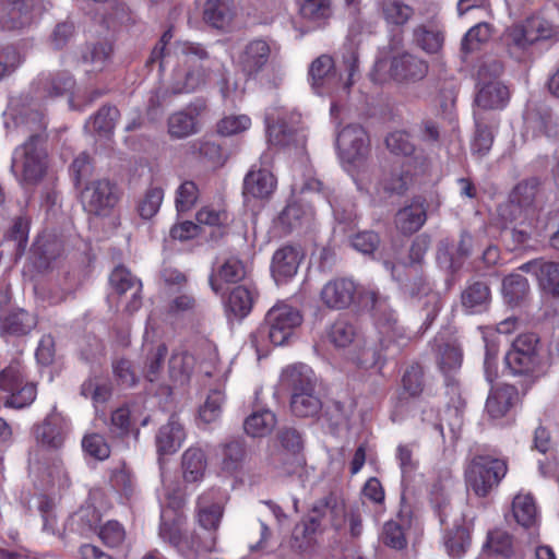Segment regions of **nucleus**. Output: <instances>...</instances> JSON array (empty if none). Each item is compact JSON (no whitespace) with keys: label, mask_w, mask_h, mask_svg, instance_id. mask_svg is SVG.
<instances>
[{"label":"nucleus","mask_w":559,"mask_h":559,"mask_svg":"<svg viewBox=\"0 0 559 559\" xmlns=\"http://www.w3.org/2000/svg\"><path fill=\"white\" fill-rule=\"evenodd\" d=\"M73 86L67 73L40 74L32 85L36 103L24 107L20 99H11L4 112V124L9 132H29V139L15 148L11 170L24 189L37 185L46 174L47 155L40 144L39 132L46 128L43 115L36 109L37 103L47 97L61 95Z\"/></svg>","instance_id":"f257e3e1"},{"label":"nucleus","mask_w":559,"mask_h":559,"mask_svg":"<svg viewBox=\"0 0 559 559\" xmlns=\"http://www.w3.org/2000/svg\"><path fill=\"white\" fill-rule=\"evenodd\" d=\"M169 33H165L151 55V62L158 61L160 70L173 69L169 87L174 94L191 93L205 86L209 72L202 64L207 52L200 46L189 41H177L167 47Z\"/></svg>","instance_id":"f03ea898"},{"label":"nucleus","mask_w":559,"mask_h":559,"mask_svg":"<svg viewBox=\"0 0 559 559\" xmlns=\"http://www.w3.org/2000/svg\"><path fill=\"white\" fill-rule=\"evenodd\" d=\"M160 506L159 535L163 539L175 545L186 559H197L194 552L199 550L212 551L215 547V537L201 544L193 537L189 540L180 531L179 509L183 504V496L179 491H173L163 477V487L157 493Z\"/></svg>","instance_id":"7ed1b4c3"},{"label":"nucleus","mask_w":559,"mask_h":559,"mask_svg":"<svg viewBox=\"0 0 559 559\" xmlns=\"http://www.w3.org/2000/svg\"><path fill=\"white\" fill-rule=\"evenodd\" d=\"M365 298L371 302L372 319L374 325V342L379 352L397 353L401 347L409 341V334L403 328L392 310L385 297L374 292H368ZM382 358L380 353L376 354L373 364Z\"/></svg>","instance_id":"20e7f679"},{"label":"nucleus","mask_w":559,"mask_h":559,"mask_svg":"<svg viewBox=\"0 0 559 559\" xmlns=\"http://www.w3.org/2000/svg\"><path fill=\"white\" fill-rule=\"evenodd\" d=\"M336 148L342 164L350 174L359 190L369 192V188L358 177V171L365 170L370 143L366 130L359 124H348L337 132Z\"/></svg>","instance_id":"39448f33"},{"label":"nucleus","mask_w":559,"mask_h":559,"mask_svg":"<svg viewBox=\"0 0 559 559\" xmlns=\"http://www.w3.org/2000/svg\"><path fill=\"white\" fill-rule=\"evenodd\" d=\"M347 76L343 79L334 69L333 59L322 55L313 60L309 68L311 85L318 95H331L338 100L346 98L357 72V57L353 53L347 61Z\"/></svg>","instance_id":"423d86ee"},{"label":"nucleus","mask_w":559,"mask_h":559,"mask_svg":"<svg viewBox=\"0 0 559 559\" xmlns=\"http://www.w3.org/2000/svg\"><path fill=\"white\" fill-rule=\"evenodd\" d=\"M504 361L513 374H539L548 366L546 352L533 333L519 335L506 354Z\"/></svg>","instance_id":"0eeeda50"},{"label":"nucleus","mask_w":559,"mask_h":559,"mask_svg":"<svg viewBox=\"0 0 559 559\" xmlns=\"http://www.w3.org/2000/svg\"><path fill=\"white\" fill-rule=\"evenodd\" d=\"M504 461L491 456H475L465 469V481L468 490L477 497H486L496 488L507 474Z\"/></svg>","instance_id":"6e6552de"},{"label":"nucleus","mask_w":559,"mask_h":559,"mask_svg":"<svg viewBox=\"0 0 559 559\" xmlns=\"http://www.w3.org/2000/svg\"><path fill=\"white\" fill-rule=\"evenodd\" d=\"M107 300L111 308L132 314L141 308L142 283L123 266L116 267L109 277Z\"/></svg>","instance_id":"1a4fd4ad"},{"label":"nucleus","mask_w":559,"mask_h":559,"mask_svg":"<svg viewBox=\"0 0 559 559\" xmlns=\"http://www.w3.org/2000/svg\"><path fill=\"white\" fill-rule=\"evenodd\" d=\"M432 503L437 509L441 524H445L450 520L452 522L453 527L449 528L444 535V546L448 554L453 558L461 557L471 544L469 525L461 513L454 512L449 507L445 497L439 498L438 495L433 493Z\"/></svg>","instance_id":"9d476101"},{"label":"nucleus","mask_w":559,"mask_h":559,"mask_svg":"<svg viewBox=\"0 0 559 559\" xmlns=\"http://www.w3.org/2000/svg\"><path fill=\"white\" fill-rule=\"evenodd\" d=\"M503 67L497 60L484 63L478 71L479 90L476 105L483 109H501L509 99V91L499 80Z\"/></svg>","instance_id":"9b49d317"},{"label":"nucleus","mask_w":559,"mask_h":559,"mask_svg":"<svg viewBox=\"0 0 559 559\" xmlns=\"http://www.w3.org/2000/svg\"><path fill=\"white\" fill-rule=\"evenodd\" d=\"M0 390L7 394L4 405L12 408L29 406L36 397V386L26 380L20 361H13L0 372Z\"/></svg>","instance_id":"f8f14e48"},{"label":"nucleus","mask_w":559,"mask_h":559,"mask_svg":"<svg viewBox=\"0 0 559 559\" xmlns=\"http://www.w3.org/2000/svg\"><path fill=\"white\" fill-rule=\"evenodd\" d=\"M300 115L285 107H271L265 112L267 141L275 146H288L296 142Z\"/></svg>","instance_id":"ddd939ff"},{"label":"nucleus","mask_w":559,"mask_h":559,"mask_svg":"<svg viewBox=\"0 0 559 559\" xmlns=\"http://www.w3.org/2000/svg\"><path fill=\"white\" fill-rule=\"evenodd\" d=\"M301 322L302 316L298 309L284 301L275 304L265 317L271 343L276 346L285 344Z\"/></svg>","instance_id":"4468645a"},{"label":"nucleus","mask_w":559,"mask_h":559,"mask_svg":"<svg viewBox=\"0 0 559 559\" xmlns=\"http://www.w3.org/2000/svg\"><path fill=\"white\" fill-rule=\"evenodd\" d=\"M271 157L263 154L260 159V166L253 165L243 179V195L246 200H267L274 193L277 187V179L271 171Z\"/></svg>","instance_id":"2eb2a0df"},{"label":"nucleus","mask_w":559,"mask_h":559,"mask_svg":"<svg viewBox=\"0 0 559 559\" xmlns=\"http://www.w3.org/2000/svg\"><path fill=\"white\" fill-rule=\"evenodd\" d=\"M70 430L69 419L53 408L41 424L34 427V436L38 447L56 450L63 445Z\"/></svg>","instance_id":"dca6fc26"},{"label":"nucleus","mask_w":559,"mask_h":559,"mask_svg":"<svg viewBox=\"0 0 559 559\" xmlns=\"http://www.w3.org/2000/svg\"><path fill=\"white\" fill-rule=\"evenodd\" d=\"M86 212L106 215L117 203L118 195L110 181L98 179L91 181L81 193Z\"/></svg>","instance_id":"f3484780"},{"label":"nucleus","mask_w":559,"mask_h":559,"mask_svg":"<svg viewBox=\"0 0 559 559\" xmlns=\"http://www.w3.org/2000/svg\"><path fill=\"white\" fill-rule=\"evenodd\" d=\"M332 14L330 0H301L293 26L300 35L325 25Z\"/></svg>","instance_id":"a211bd4d"},{"label":"nucleus","mask_w":559,"mask_h":559,"mask_svg":"<svg viewBox=\"0 0 559 559\" xmlns=\"http://www.w3.org/2000/svg\"><path fill=\"white\" fill-rule=\"evenodd\" d=\"M271 53L270 45L263 39L247 43L235 58L236 64L245 75L259 73L267 63Z\"/></svg>","instance_id":"6ab92c4d"},{"label":"nucleus","mask_w":559,"mask_h":559,"mask_svg":"<svg viewBox=\"0 0 559 559\" xmlns=\"http://www.w3.org/2000/svg\"><path fill=\"white\" fill-rule=\"evenodd\" d=\"M356 293V284L350 278H333L322 287L321 300L331 309H345L352 305Z\"/></svg>","instance_id":"aec40b11"},{"label":"nucleus","mask_w":559,"mask_h":559,"mask_svg":"<svg viewBox=\"0 0 559 559\" xmlns=\"http://www.w3.org/2000/svg\"><path fill=\"white\" fill-rule=\"evenodd\" d=\"M520 270L534 274L545 294L559 297V262L536 259L523 263Z\"/></svg>","instance_id":"412c9836"},{"label":"nucleus","mask_w":559,"mask_h":559,"mask_svg":"<svg viewBox=\"0 0 559 559\" xmlns=\"http://www.w3.org/2000/svg\"><path fill=\"white\" fill-rule=\"evenodd\" d=\"M304 253L299 247L284 246L273 254L271 272L275 282L282 283L294 277L298 271Z\"/></svg>","instance_id":"4be33fe9"},{"label":"nucleus","mask_w":559,"mask_h":559,"mask_svg":"<svg viewBox=\"0 0 559 559\" xmlns=\"http://www.w3.org/2000/svg\"><path fill=\"white\" fill-rule=\"evenodd\" d=\"M318 378L314 371L305 364H293L285 367L280 377V385L292 393L317 388Z\"/></svg>","instance_id":"5701e85b"},{"label":"nucleus","mask_w":559,"mask_h":559,"mask_svg":"<svg viewBox=\"0 0 559 559\" xmlns=\"http://www.w3.org/2000/svg\"><path fill=\"white\" fill-rule=\"evenodd\" d=\"M206 109L203 100L191 103L186 110L173 114L168 119V131L174 138H186L198 131L197 117Z\"/></svg>","instance_id":"b1692460"},{"label":"nucleus","mask_w":559,"mask_h":559,"mask_svg":"<svg viewBox=\"0 0 559 559\" xmlns=\"http://www.w3.org/2000/svg\"><path fill=\"white\" fill-rule=\"evenodd\" d=\"M197 357L186 349L173 352L168 361V377L174 386L188 384L195 372Z\"/></svg>","instance_id":"393cba45"},{"label":"nucleus","mask_w":559,"mask_h":559,"mask_svg":"<svg viewBox=\"0 0 559 559\" xmlns=\"http://www.w3.org/2000/svg\"><path fill=\"white\" fill-rule=\"evenodd\" d=\"M518 401V391L513 385L498 384L491 386L486 401L487 414L492 419H500L508 414Z\"/></svg>","instance_id":"a878e982"},{"label":"nucleus","mask_w":559,"mask_h":559,"mask_svg":"<svg viewBox=\"0 0 559 559\" xmlns=\"http://www.w3.org/2000/svg\"><path fill=\"white\" fill-rule=\"evenodd\" d=\"M512 516L515 522L535 532L539 523V511L534 497L530 492L520 491L512 500Z\"/></svg>","instance_id":"bb28decb"},{"label":"nucleus","mask_w":559,"mask_h":559,"mask_svg":"<svg viewBox=\"0 0 559 559\" xmlns=\"http://www.w3.org/2000/svg\"><path fill=\"white\" fill-rule=\"evenodd\" d=\"M321 533L319 518L317 515L309 516L294 527L292 546L301 552L309 551L317 545Z\"/></svg>","instance_id":"cd10ccee"},{"label":"nucleus","mask_w":559,"mask_h":559,"mask_svg":"<svg viewBox=\"0 0 559 559\" xmlns=\"http://www.w3.org/2000/svg\"><path fill=\"white\" fill-rule=\"evenodd\" d=\"M36 318L23 309L10 312L2 311L0 313V334L3 336L24 335L29 333L36 326Z\"/></svg>","instance_id":"c85d7f7f"},{"label":"nucleus","mask_w":559,"mask_h":559,"mask_svg":"<svg viewBox=\"0 0 559 559\" xmlns=\"http://www.w3.org/2000/svg\"><path fill=\"white\" fill-rule=\"evenodd\" d=\"M185 438L182 425L173 416L160 427L156 436L158 454L162 456L175 453L182 445Z\"/></svg>","instance_id":"c756f323"},{"label":"nucleus","mask_w":559,"mask_h":559,"mask_svg":"<svg viewBox=\"0 0 559 559\" xmlns=\"http://www.w3.org/2000/svg\"><path fill=\"white\" fill-rule=\"evenodd\" d=\"M207 468L205 453L199 448L187 449L181 459L182 477L187 484H199Z\"/></svg>","instance_id":"7c9ffc66"},{"label":"nucleus","mask_w":559,"mask_h":559,"mask_svg":"<svg viewBox=\"0 0 559 559\" xmlns=\"http://www.w3.org/2000/svg\"><path fill=\"white\" fill-rule=\"evenodd\" d=\"M246 275L242 262L236 257L227 258L210 276V286L215 294L223 289L222 283H235Z\"/></svg>","instance_id":"2f4dec72"},{"label":"nucleus","mask_w":559,"mask_h":559,"mask_svg":"<svg viewBox=\"0 0 559 559\" xmlns=\"http://www.w3.org/2000/svg\"><path fill=\"white\" fill-rule=\"evenodd\" d=\"M426 219L424 203L417 200L397 212L395 223L402 233L413 234L421 228Z\"/></svg>","instance_id":"473e14b6"},{"label":"nucleus","mask_w":559,"mask_h":559,"mask_svg":"<svg viewBox=\"0 0 559 559\" xmlns=\"http://www.w3.org/2000/svg\"><path fill=\"white\" fill-rule=\"evenodd\" d=\"M234 14V8L229 0H207L204 4V21L215 28H227Z\"/></svg>","instance_id":"72a5a7b5"},{"label":"nucleus","mask_w":559,"mask_h":559,"mask_svg":"<svg viewBox=\"0 0 559 559\" xmlns=\"http://www.w3.org/2000/svg\"><path fill=\"white\" fill-rule=\"evenodd\" d=\"M198 522L206 531L217 530L223 516V507L214 501L212 493H204L198 499Z\"/></svg>","instance_id":"f704fd0d"},{"label":"nucleus","mask_w":559,"mask_h":559,"mask_svg":"<svg viewBox=\"0 0 559 559\" xmlns=\"http://www.w3.org/2000/svg\"><path fill=\"white\" fill-rule=\"evenodd\" d=\"M245 456L246 450L243 442L234 440L224 444L219 466L221 473L225 476L237 475L243 466Z\"/></svg>","instance_id":"c9c22d12"},{"label":"nucleus","mask_w":559,"mask_h":559,"mask_svg":"<svg viewBox=\"0 0 559 559\" xmlns=\"http://www.w3.org/2000/svg\"><path fill=\"white\" fill-rule=\"evenodd\" d=\"M428 71L427 64L409 53L394 58V75L396 80H420Z\"/></svg>","instance_id":"e433bc0d"},{"label":"nucleus","mask_w":559,"mask_h":559,"mask_svg":"<svg viewBox=\"0 0 559 559\" xmlns=\"http://www.w3.org/2000/svg\"><path fill=\"white\" fill-rule=\"evenodd\" d=\"M290 408L298 417L316 416L322 408V402L316 388L308 391L292 393Z\"/></svg>","instance_id":"4c0bfd02"},{"label":"nucleus","mask_w":559,"mask_h":559,"mask_svg":"<svg viewBox=\"0 0 559 559\" xmlns=\"http://www.w3.org/2000/svg\"><path fill=\"white\" fill-rule=\"evenodd\" d=\"M313 217L311 207H305L300 203H289L278 215L277 224L285 233L309 224Z\"/></svg>","instance_id":"58836bf2"},{"label":"nucleus","mask_w":559,"mask_h":559,"mask_svg":"<svg viewBox=\"0 0 559 559\" xmlns=\"http://www.w3.org/2000/svg\"><path fill=\"white\" fill-rule=\"evenodd\" d=\"M462 360V350L455 340L438 344V364L447 378L454 374L461 368Z\"/></svg>","instance_id":"ea45409f"},{"label":"nucleus","mask_w":559,"mask_h":559,"mask_svg":"<svg viewBox=\"0 0 559 559\" xmlns=\"http://www.w3.org/2000/svg\"><path fill=\"white\" fill-rule=\"evenodd\" d=\"M143 350L146 356L143 373L147 380L155 381L160 373L167 347L162 342L154 343L145 340Z\"/></svg>","instance_id":"a19ab883"},{"label":"nucleus","mask_w":559,"mask_h":559,"mask_svg":"<svg viewBox=\"0 0 559 559\" xmlns=\"http://www.w3.org/2000/svg\"><path fill=\"white\" fill-rule=\"evenodd\" d=\"M253 305V295L245 286L235 287L225 304L226 311L235 318L242 319L249 314Z\"/></svg>","instance_id":"79ce46f5"},{"label":"nucleus","mask_w":559,"mask_h":559,"mask_svg":"<svg viewBox=\"0 0 559 559\" xmlns=\"http://www.w3.org/2000/svg\"><path fill=\"white\" fill-rule=\"evenodd\" d=\"M276 425L275 415L269 409L252 413L245 420V430L251 437H264L272 432Z\"/></svg>","instance_id":"37998d69"},{"label":"nucleus","mask_w":559,"mask_h":559,"mask_svg":"<svg viewBox=\"0 0 559 559\" xmlns=\"http://www.w3.org/2000/svg\"><path fill=\"white\" fill-rule=\"evenodd\" d=\"M503 43L511 53L524 51L533 45L534 40L526 20L523 23L508 27L503 35Z\"/></svg>","instance_id":"c03bdc74"},{"label":"nucleus","mask_w":559,"mask_h":559,"mask_svg":"<svg viewBox=\"0 0 559 559\" xmlns=\"http://www.w3.org/2000/svg\"><path fill=\"white\" fill-rule=\"evenodd\" d=\"M490 298L489 288L484 283H474L462 293V305L469 313L486 309Z\"/></svg>","instance_id":"a18cd8bd"},{"label":"nucleus","mask_w":559,"mask_h":559,"mask_svg":"<svg viewBox=\"0 0 559 559\" xmlns=\"http://www.w3.org/2000/svg\"><path fill=\"white\" fill-rule=\"evenodd\" d=\"M530 289L527 280L521 274H510L502 282V295L507 304L515 305L522 300Z\"/></svg>","instance_id":"49530a36"},{"label":"nucleus","mask_w":559,"mask_h":559,"mask_svg":"<svg viewBox=\"0 0 559 559\" xmlns=\"http://www.w3.org/2000/svg\"><path fill=\"white\" fill-rule=\"evenodd\" d=\"M119 118V110L116 107H104L96 116L86 122L85 128L99 134H110Z\"/></svg>","instance_id":"de8ad7c7"},{"label":"nucleus","mask_w":559,"mask_h":559,"mask_svg":"<svg viewBox=\"0 0 559 559\" xmlns=\"http://www.w3.org/2000/svg\"><path fill=\"white\" fill-rule=\"evenodd\" d=\"M224 403V392L222 390H212L199 409L200 419L205 424L216 421L222 415Z\"/></svg>","instance_id":"09e8293b"},{"label":"nucleus","mask_w":559,"mask_h":559,"mask_svg":"<svg viewBox=\"0 0 559 559\" xmlns=\"http://www.w3.org/2000/svg\"><path fill=\"white\" fill-rule=\"evenodd\" d=\"M534 43L538 40L557 39L559 26L540 15L526 19Z\"/></svg>","instance_id":"8fccbe9b"},{"label":"nucleus","mask_w":559,"mask_h":559,"mask_svg":"<svg viewBox=\"0 0 559 559\" xmlns=\"http://www.w3.org/2000/svg\"><path fill=\"white\" fill-rule=\"evenodd\" d=\"M272 464L280 475L290 476L301 472L305 461L299 452H280L273 456Z\"/></svg>","instance_id":"3c124183"},{"label":"nucleus","mask_w":559,"mask_h":559,"mask_svg":"<svg viewBox=\"0 0 559 559\" xmlns=\"http://www.w3.org/2000/svg\"><path fill=\"white\" fill-rule=\"evenodd\" d=\"M492 35V28L488 23H478L471 27L462 40V49L471 52L487 43Z\"/></svg>","instance_id":"603ef678"},{"label":"nucleus","mask_w":559,"mask_h":559,"mask_svg":"<svg viewBox=\"0 0 559 559\" xmlns=\"http://www.w3.org/2000/svg\"><path fill=\"white\" fill-rule=\"evenodd\" d=\"M417 44L428 53L438 52L443 45V33L438 28L419 26L415 29Z\"/></svg>","instance_id":"864d4df0"},{"label":"nucleus","mask_w":559,"mask_h":559,"mask_svg":"<svg viewBox=\"0 0 559 559\" xmlns=\"http://www.w3.org/2000/svg\"><path fill=\"white\" fill-rule=\"evenodd\" d=\"M251 127V118L245 114L228 115L217 122V132L230 136L242 133Z\"/></svg>","instance_id":"5fc2aeb1"},{"label":"nucleus","mask_w":559,"mask_h":559,"mask_svg":"<svg viewBox=\"0 0 559 559\" xmlns=\"http://www.w3.org/2000/svg\"><path fill=\"white\" fill-rule=\"evenodd\" d=\"M355 337V328L345 320H337L334 322L328 332L329 341L336 347L348 346Z\"/></svg>","instance_id":"6e6d98bb"},{"label":"nucleus","mask_w":559,"mask_h":559,"mask_svg":"<svg viewBox=\"0 0 559 559\" xmlns=\"http://www.w3.org/2000/svg\"><path fill=\"white\" fill-rule=\"evenodd\" d=\"M219 93L225 102L234 103L239 99L246 90L245 82L230 73H224L217 82Z\"/></svg>","instance_id":"4d7b16f0"},{"label":"nucleus","mask_w":559,"mask_h":559,"mask_svg":"<svg viewBox=\"0 0 559 559\" xmlns=\"http://www.w3.org/2000/svg\"><path fill=\"white\" fill-rule=\"evenodd\" d=\"M382 12L388 23L401 25L408 21L413 10L400 0H384Z\"/></svg>","instance_id":"13d9d810"},{"label":"nucleus","mask_w":559,"mask_h":559,"mask_svg":"<svg viewBox=\"0 0 559 559\" xmlns=\"http://www.w3.org/2000/svg\"><path fill=\"white\" fill-rule=\"evenodd\" d=\"M528 124L534 129L535 138L544 135L551 140L559 136V117L557 116L550 114L538 116L534 120L528 121Z\"/></svg>","instance_id":"bf43d9fd"},{"label":"nucleus","mask_w":559,"mask_h":559,"mask_svg":"<svg viewBox=\"0 0 559 559\" xmlns=\"http://www.w3.org/2000/svg\"><path fill=\"white\" fill-rule=\"evenodd\" d=\"M40 14L41 9L35 0H23L17 2L12 10L13 17L19 19L16 27H24L32 24L40 16Z\"/></svg>","instance_id":"052dcab7"},{"label":"nucleus","mask_w":559,"mask_h":559,"mask_svg":"<svg viewBox=\"0 0 559 559\" xmlns=\"http://www.w3.org/2000/svg\"><path fill=\"white\" fill-rule=\"evenodd\" d=\"M164 199L160 188H150L139 203V213L145 219L152 218L159 210Z\"/></svg>","instance_id":"680f3d73"},{"label":"nucleus","mask_w":559,"mask_h":559,"mask_svg":"<svg viewBox=\"0 0 559 559\" xmlns=\"http://www.w3.org/2000/svg\"><path fill=\"white\" fill-rule=\"evenodd\" d=\"M485 546L490 552L500 555L504 558H509L513 554L511 536L501 531L491 532L488 535V539Z\"/></svg>","instance_id":"e2e57ef3"},{"label":"nucleus","mask_w":559,"mask_h":559,"mask_svg":"<svg viewBox=\"0 0 559 559\" xmlns=\"http://www.w3.org/2000/svg\"><path fill=\"white\" fill-rule=\"evenodd\" d=\"M386 147L395 155L408 156L414 152V144L405 131H393L385 139Z\"/></svg>","instance_id":"0e129e2a"},{"label":"nucleus","mask_w":559,"mask_h":559,"mask_svg":"<svg viewBox=\"0 0 559 559\" xmlns=\"http://www.w3.org/2000/svg\"><path fill=\"white\" fill-rule=\"evenodd\" d=\"M82 448L86 454L97 460H105L110 454L109 445L98 433L86 435L82 440Z\"/></svg>","instance_id":"69168bd1"},{"label":"nucleus","mask_w":559,"mask_h":559,"mask_svg":"<svg viewBox=\"0 0 559 559\" xmlns=\"http://www.w3.org/2000/svg\"><path fill=\"white\" fill-rule=\"evenodd\" d=\"M24 62V56L15 47H8L0 52V81L11 75Z\"/></svg>","instance_id":"338daca9"},{"label":"nucleus","mask_w":559,"mask_h":559,"mask_svg":"<svg viewBox=\"0 0 559 559\" xmlns=\"http://www.w3.org/2000/svg\"><path fill=\"white\" fill-rule=\"evenodd\" d=\"M381 539L386 546L394 549H402L406 546L403 527L395 521H389L384 524Z\"/></svg>","instance_id":"774afa93"}]
</instances>
